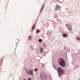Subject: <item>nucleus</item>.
<instances>
[{"mask_svg":"<svg viewBox=\"0 0 80 80\" xmlns=\"http://www.w3.org/2000/svg\"><path fill=\"white\" fill-rule=\"evenodd\" d=\"M59 63L62 67H65L66 65V62L63 59H60L59 60Z\"/></svg>","mask_w":80,"mask_h":80,"instance_id":"obj_1","label":"nucleus"},{"mask_svg":"<svg viewBox=\"0 0 80 80\" xmlns=\"http://www.w3.org/2000/svg\"><path fill=\"white\" fill-rule=\"evenodd\" d=\"M58 75L60 77V76H61L63 75V73H64V70L63 69H62V68L59 67L58 68Z\"/></svg>","mask_w":80,"mask_h":80,"instance_id":"obj_2","label":"nucleus"},{"mask_svg":"<svg viewBox=\"0 0 80 80\" xmlns=\"http://www.w3.org/2000/svg\"><path fill=\"white\" fill-rule=\"evenodd\" d=\"M45 73H42L40 75L42 80H44L46 79V76L45 75Z\"/></svg>","mask_w":80,"mask_h":80,"instance_id":"obj_3","label":"nucleus"},{"mask_svg":"<svg viewBox=\"0 0 80 80\" xmlns=\"http://www.w3.org/2000/svg\"><path fill=\"white\" fill-rule=\"evenodd\" d=\"M33 71H31L28 70V74L31 75H33Z\"/></svg>","mask_w":80,"mask_h":80,"instance_id":"obj_4","label":"nucleus"},{"mask_svg":"<svg viewBox=\"0 0 80 80\" xmlns=\"http://www.w3.org/2000/svg\"><path fill=\"white\" fill-rule=\"evenodd\" d=\"M40 52L42 53L43 52V49L42 48H41L40 49Z\"/></svg>","mask_w":80,"mask_h":80,"instance_id":"obj_5","label":"nucleus"},{"mask_svg":"<svg viewBox=\"0 0 80 80\" xmlns=\"http://www.w3.org/2000/svg\"><path fill=\"white\" fill-rule=\"evenodd\" d=\"M35 24H34L33 26H32V30H35Z\"/></svg>","mask_w":80,"mask_h":80,"instance_id":"obj_6","label":"nucleus"},{"mask_svg":"<svg viewBox=\"0 0 80 80\" xmlns=\"http://www.w3.org/2000/svg\"><path fill=\"white\" fill-rule=\"evenodd\" d=\"M34 72H37V71H38V68H36L34 69Z\"/></svg>","mask_w":80,"mask_h":80,"instance_id":"obj_7","label":"nucleus"},{"mask_svg":"<svg viewBox=\"0 0 80 80\" xmlns=\"http://www.w3.org/2000/svg\"><path fill=\"white\" fill-rule=\"evenodd\" d=\"M63 37H67V35L66 34H64L63 35Z\"/></svg>","mask_w":80,"mask_h":80,"instance_id":"obj_8","label":"nucleus"},{"mask_svg":"<svg viewBox=\"0 0 80 80\" xmlns=\"http://www.w3.org/2000/svg\"><path fill=\"white\" fill-rule=\"evenodd\" d=\"M57 8H58V10L60 8V7L59 5H57Z\"/></svg>","mask_w":80,"mask_h":80,"instance_id":"obj_9","label":"nucleus"},{"mask_svg":"<svg viewBox=\"0 0 80 80\" xmlns=\"http://www.w3.org/2000/svg\"><path fill=\"white\" fill-rule=\"evenodd\" d=\"M44 7V5H43L42 8V9H41V11H40V12H42V10H43V8Z\"/></svg>","mask_w":80,"mask_h":80,"instance_id":"obj_10","label":"nucleus"},{"mask_svg":"<svg viewBox=\"0 0 80 80\" xmlns=\"http://www.w3.org/2000/svg\"><path fill=\"white\" fill-rule=\"evenodd\" d=\"M40 32V30H37V33H39Z\"/></svg>","mask_w":80,"mask_h":80,"instance_id":"obj_11","label":"nucleus"},{"mask_svg":"<svg viewBox=\"0 0 80 80\" xmlns=\"http://www.w3.org/2000/svg\"><path fill=\"white\" fill-rule=\"evenodd\" d=\"M32 39V37L30 36H29V40H31Z\"/></svg>","mask_w":80,"mask_h":80,"instance_id":"obj_12","label":"nucleus"},{"mask_svg":"<svg viewBox=\"0 0 80 80\" xmlns=\"http://www.w3.org/2000/svg\"><path fill=\"white\" fill-rule=\"evenodd\" d=\"M43 45L44 47H46V44L45 43H43Z\"/></svg>","mask_w":80,"mask_h":80,"instance_id":"obj_13","label":"nucleus"},{"mask_svg":"<svg viewBox=\"0 0 80 80\" xmlns=\"http://www.w3.org/2000/svg\"><path fill=\"white\" fill-rule=\"evenodd\" d=\"M42 41H43L42 40H39V42L40 43H42Z\"/></svg>","mask_w":80,"mask_h":80,"instance_id":"obj_14","label":"nucleus"},{"mask_svg":"<svg viewBox=\"0 0 80 80\" xmlns=\"http://www.w3.org/2000/svg\"><path fill=\"white\" fill-rule=\"evenodd\" d=\"M66 26H67V27L68 28V29H69V30H71V29H70V28H68V26H67V25H66Z\"/></svg>","mask_w":80,"mask_h":80,"instance_id":"obj_15","label":"nucleus"},{"mask_svg":"<svg viewBox=\"0 0 80 80\" xmlns=\"http://www.w3.org/2000/svg\"><path fill=\"white\" fill-rule=\"evenodd\" d=\"M77 39H78V40H80V38H77Z\"/></svg>","mask_w":80,"mask_h":80,"instance_id":"obj_16","label":"nucleus"},{"mask_svg":"<svg viewBox=\"0 0 80 80\" xmlns=\"http://www.w3.org/2000/svg\"><path fill=\"white\" fill-rule=\"evenodd\" d=\"M56 10L57 11V10H58V8H56Z\"/></svg>","mask_w":80,"mask_h":80,"instance_id":"obj_17","label":"nucleus"},{"mask_svg":"<svg viewBox=\"0 0 80 80\" xmlns=\"http://www.w3.org/2000/svg\"><path fill=\"white\" fill-rule=\"evenodd\" d=\"M28 80H31V78H28Z\"/></svg>","mask_w":80,"mask_h":80,"instance_id":"obj_18","label":"nucleus"},{"mask_svg":"<svg viewBox=\"0 0 80 80\" xmlns=\"http://www.w3.org/2000/svg\"><path fill=\"white\" fill-rule=\"evenodd\" d=\"M39 40H42V39H40Z\"/></svg>","mask_w":80,"mask_h":80,"instance_id":"obj_19","label":"nucleus"},{"mask_svg":"<svg viewBox=\"0 0 80 80\" xmlns=\"http://www.w3.org/2000/svg\"><path fill=\"white\" fill-rule=\"evenodd\" d=\"M23 80H26V79H25V78H24Z\"/></svg>","mask_w":80,"mask_h":80,"instance_id":"obj_20","label":"nucleus"},{"mask_svg":"<svg viewBox=\"0 0 80 80\" xmlns=\"http://www.w3.org/2000/svg\"><path fill=\"white\" fill-rule=\"evenodd\" d=\"M25 70H27V68H25Z\"/></svg>","mask_w":80,"mask_h":80,"instance_id":"obj_21","label":"nucleus"}]
</instances>
